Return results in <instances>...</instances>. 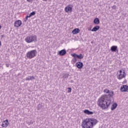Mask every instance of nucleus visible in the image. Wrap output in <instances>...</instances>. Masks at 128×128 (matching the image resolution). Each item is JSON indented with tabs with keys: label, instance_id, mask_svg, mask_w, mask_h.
<instances>
[{
	"label": "nucleus",
	"instance_id": "26",
	"mask_svg": "<svg viewBox=\"0 0 128 128\" xmlns=\"http://www.w3.org/2000/svg\"><path fill=\"white\" fill-rule=\"evenodd\" d=\"M112 8L113 10H116V5H114L112 6Z\"/></svg>",
	"mask_w": 128,
	"mask_h": 128
},
{
	"label": "nucleus",
	"instance_id": "37",
	"mask_svg": "<svg viewBox=\"0 0 128 128\" xmlns=\"http://www.w3.org/2000/svg\"><path fill=\"white\" fill-rule=\"evenodd\" d=\"M92 30L91 28H90V29H88V30Z\"/></svg>",
	"mask_w": 128,
	"mask_h": 128
},
{
	"label": "nucleus",
	"instance_id": "19",
	"mask_svg": "<svg viewBox=\"0 0 128 128\" xmlns=\"http://www.w3.org/2000/svg\"><path fill=\"white\" fill-rule=\"evenodd\" d=\"M94 22L95 24H100V19H98V18H96L94 20Z\"/></svg>",
	"mask_w": 128,
	"mask_h": 128
},
{
	"label": "nucleus",
	"instance_id": "28",
	"mask_svg": "<svg viewBox=\"0 0 128 128\" xmlns=\"http://www.w3.org/2000/svg\"><path fill=\"white\" fill-rule=\"evenodd\" d=\"M6 66L7 68H9L10 67V64H6Z\"/></svg>",
	"mask_w": 128,
	"mask_h": 128
},
{
	"label": "nucleus",
	"instance_id": "22",
	"mask_svg": "<svg viewBox=\"0 0 128 128\" xmlns=\"http://www.w3.org/2000/svg\"><path fill=\"white\" fill-rule=\"evenodd\" d=\"M110 90L108 89V88H106L105 90H104V92L105 94H108L110 92Z\"/></svg>",
	"mask_w": 128,
	"mask_h": 128
},
{
	"label": "nucleus",
	"instance_id": "21",
	"mask_svg": "<svg viewBox=\"0 0 128 128\" xmlns=\"http://www.w3.org/2000/svg\"><path fill=\"white\" fill-rule=\"evenodd\" d=\"M26 124H28V126H30V124H34V121L30 120V122H27Z\"/></svg>",
	"mask_w": 128,
	"mask_h": 128
},
{
	"label": "nucleus",
	"instance_id": "18",
	"mask_svg": "<svg viewBox=\"0 0 128 128\" xmlns=\"http://www.w3.org/2000/svg\"><path fill=\"white\" fill-rule=\"evenodd\" d=\"M116 106H118V104L116 103H114L111 107V110H116Z\"/></svg>",
	"mask_w": 128,
	"mask_h": 128
},
{
	"label": "nucleus",
	"instance_id": "24",
	"mask_svg": "<svg viewBox=\"0 0 128 128\" xmlns=\"http://www.w3.org/2000/svg\"><path fill=\"white\" fill-rule=\"evenodd\" d=\"M36 14V12H32L30 14V16H34Z\"/></svg>",
	"mask_w": 128,
	"mask_h": 128
},
{
	"label": "nucleus",
	"instance_id": "6",
	"mask_svg": "<svg viewBox=\"0 0 128 128\" xmlns=\"http://www.w3.org/2000/svg\"><path fill=\"white\" fill-rule=\"evenodd\" d=\"M72 56L74 58V60H73L74 62H76V58H79L80 60H82V58H84V56H82V54H80V55H78L76 54H72Z\"/></svg>",
	"mask_w": 128,
	"mask_h": 128
},
{
	"label": "nucleus",
	"instance_id": "34",
	"mask_svg": "<svg viewBox=\"0 0 128 128\" xmlns=\"http://www.w3.org/2000/svg\"><path fill=\"white\" fill-rule=\"evenodd\" d=\"M2 28V26H0V30Z\"/></svg>",
	"mask_w": 128,
	"mask_h": 128
},
{
	"label": "nucleus",
	"instance_id": "38",
	"mask_svg": "<svg viewBox=\"0 0 128 128\" xmlns=\"http://www.w3.org/2000/svg\"><path fill=\"white\" fill-rule=\"evenodd\" d=\"M122 84H124V82H122Z\"/></svg>",
	"mask_w": 128,
	"mask_h": 128
},
{
	"label": "nucleus",
	"instance_id": "10",
	"mask_svg": "<svg viewBox=\"0 0 128 128\" xmlns=\"http://www.w3.org/2000/svg\"><path fill=\"white\" fill-rule=\"evenodd\" d=\"M9 124L10 123L8 122V120H6L2 122V128H8V126Z\"/></svg>",
	"mask_w": 128,
	"mask_h": 128
},
{
	"label": "nucleus",
	"instance_id": "30",
	"mask_svg": "<svg viewBox=\"0 0 128 128\" xmlns=\"http://www.w3.org/2000/svg\"><path fill=\"white\" fill-rule=\"evenodd\" d=\"M27 2H32V0H26Z\"/></svg>",
	"mask_w": 128,
	"mask_h": 128
},
{
	"label": "nucleus",
	"instance_id": "36",
	"mask_svg": "<svg viewBox=\"0 0 128 128\" xmlns=\"http://www.w3.org/2000/svg\"><path fill=\"white\" fill-rule=\"evenodd\" d=\"M44 0V1H45V2H46V0Z\"/></svg>",
	"mask_w": 128,
	"mask_h": 128
},
{
	"label": "nucleus",
	"instance_id": "14",
	"mask_svg": "<svg viewBox=\"0 0 128 128\" xmlns=\"http://www.w3.org/2000/svg\"><path fill=\"white\" fill-rule=\"evenodd\" d=\"M66 54V50H62L59 52L60 56H64Z\"/></svg>",
	"mask_w": 128,
	"mask_h": 128
},
{
	"label": "nucleus",
	"instance_id": "5",
	"mask_svg": "<svg viewBox=\"0 0 128 128\" xmlns=\"http://www.w3.org/2000/svg\"><path fill=\"white\" fill-rule=\"evenodd\" d=\"M126 72H124V70L122 72V70H120L119 71V74L117 75V78L120 80H122V78H126Z\"/></svg>",
	"mask_w": 128,
	"mask_h": 128
},
{
	"label": "nucleus",
	"instance_id": "12",
	"mask_svg": "<svg viewBox=\"0 0 128 128\" xmlns=\"http://www.w3.org/2000/svg\"><path fill=\"white\" fill-rule=\"evenodd\" d=\"M110 50L112 52H118V46H113L110 48Z\"/></svg>",
	"mask_w": 128,
	"mask_h": 128
},
{
	"label": "nucleus",
	"instance_id": "17",
	"mask_svg": "<svg viewBox=\"0 0 128 128\" xmlns=\"http://www.w3.org/2000/svg\"><path fill=\"white\" fill-rule=\"evenodd\" d=\"M98 30H100V26H96L92 30V32H97Z\"/></svg>",
	"mask_w": 128,
	"mask_h": 128
},
{
	"label": "nucleus",
	"instance_id": "1",
	"mask_svg": "<svg viewBox=\"0 0 128 128\" xmlns=\"http://www.w3.org/2000/svg\"><path fill=\"white\" fill-rule=\"evenodd\" d=\"M98 106H100L103 110L108 108L110 104H112V100L108 98L106 94L102 96L98 100Z\"/></svg>",
	"mask_w": 128,
	"mask_h": 128
},
{
	"label": "nucleus",
	"instance_id": "15",
	"mask_svg": "<svg viewBox=\"0 0 128 128\" xmlns=\"http://www.w3.org/2000/svg\"><path fill=\"white\" fill-rule=\"evenodd\" d=\"M34 80V76H28L26 78V80Z\"/></svg>",
	"mask_w": 128,
	"mask_h": 128
},
{
	"label": "nucleus",
	"instance_id": "31",
	"mask_svg": "<svg viewBox=\"0 0 128 128\" xmlns=\"http://www.w3.org/2000/svg\"><path fill=\"white\" fill-rule=\"evenodd\" d=\"M4 35H2V36H1V38H4Z\"/></svg>",
	"mask_w": 128,
	"mask_h": 128
},
{
	"label": "nucleus",
	"instance_id": "27",
	"mask_svg": "<svg viewBox=\"0 0 128 128\" xmlns=\"http://www.w3.org/2000/svg\"><path fill=\"white\" fill-rule=\"evenodd\" d=\"M40 105H38V110H40Z\"/></svg>",
	"mask_w": 128,
	"mask_h": 128
},
{
	"label": "nucleus",
	"instance_id": "11",
	"mask_svg": "<svg viewBox=\"0 0 128 128\" xmlns=\"http://www.w3.org/2000/svg\"><path fill=\"white\" fill-rule=\"evenodd\" d=\"M14 26L16 28H20L22 26V20H18L14 22Z\"/></svg>",
	"mask_w": 128,
	"mask_h": 128
},
{
	"label": "nucleus",
	"instance_id": "25",
	"mask_svg": "<svg viewBox=\"0 0 128 128\" xmlns=\"http://www.w3.org/2000/svg\"><path fill=\"white\" fill-rule=\"evenodd\" d=\"M68 92H72V88H68Z\"/></svg>",
	"mask_w": 128,
	"mask_h": 128
},
{
	"label": "nucleus",
	"instance_id": "13",
	"mask_svg": "<svg viewBox=\"0 0 128 128\" xmlns=\"http://www.w3.org/2000/svg\"><path fill=\"white\" fill-rule=\"evenodd\" d=\"M84 114H88V116L94 114V112L90 111L88 110H84Z\"/></svg>",
	"mask_w": 128,
	"mask_h": 128
},
{
	"label": "nucleus",
	"instance_id": "35",
	"mask_svg": "<svg viewBox=\"0 0 128 128\" xmlns=\"http://www.w3.org/2000/svg\"><path fill=\"white\" fill-rule=\"evenodd\" d=\"M71 82H74V80H71Z\"/></svg>",
	"mask_w": 128,
	"mask_h": 128
},
{
	"label": "nucleus",
	"instance_id": "9",
	"mask_svg": "<svg viewBox=\"0 0 128 128\" xmlns=\"http://www.w3.org/2000/svg\"><path fill=\"white\" fill-rule=\"evenodd\" d=\"M76 66L78 68L82 70V66H84V64L82 62H78L76 64Z\"/></svg>",
	"mask_w": 128,
	"mask_h": 128
},
{
	"label": "nucleus",
	"instance_id": "8",
	"mask_svg": "<svg viewBox=\"0 0 128 128\" xmlns=\"http://www.w3.org/2000/svg\"><path fill=\"white\" fill-rule=\"evenodd\" d=\"M64 10L66 12L70 14L72 12V7H71L70 6H67L65 8Z\"/></svg>",
	"mask_w": 128,
	"mask_h": 128
},
{
	"label": "nucleus",
	"instance_id": "16",
	"mask_svg": "<svg viewBox=\"0 0 128 128\" xmlns=\"http://www.w3.org/2000/svg\"><path fill=\"white\" fill-rule=\"evenodd\" d=\"M80 30L79 28H75L72 31L73 34H78Z\"/></svg>",
	"mask_w": 128,
	"mask_h": 128
},
{
	"label": "nucleus",
	"instance_id": "2",
	"mask_svg": "<svg viewBox=\"0 0 128 128\" xmlns=\"http://www.w3.org/2000/svg\"><path fill=\"white\" fill-rule=\"evenodd\" d=\"M98 124V120L93 118H87L82 121V128H94V126Z\"/></svg>",
	"mask_w": 128,
	"mask_h": 128
},
{
	"label": "nucleus",
	"instance_id": "3",
	"mask_svg": "<svg viewBox=\"0 0 128 128\" xmlns=\"http://www.w3.org/2000/svg\"><path fill=\"white\" fill-rule=\"evenodd\" d=\"M38 40V37L36 35H31L30 36H28L25 38V42H27V44H31L32 42H36V40Z\"/></svg>",
	"mask_w": 128,
	"mask_h": 128
},
{
	"label": "nucleus",
	"instance_id": "4",
	"mask_svg": "<svg viewBox=\"0 0 128 128\" xmlns=\"http://www.w3.org/2000/svg\"><path fill=\"white\" fill-rule=\"evenodd\" d=\"M36 50H32L31 51L28 52L26 55L28 58L30 60H32V58H34L36 56Z\"/></svg>",
	"mask_w": 128,
	"mask_h": 128
},
{
	"label": "nucleus",
	"instance_id": "23",
	"mask_svg": "<svg viewBox=\"0 0 128 128\" xmlns=\"http://www.w3.org/2000/svg\"><path fill=\"white\" fill-rule=\"evenodd\" d=\"M70 76V74H65L64 76V78H68V76Z\"/></svg>",
	"mask_w": 128,
	"mask_h": 128
},
{
	"label": "nucleus",
	"instance_id": "7",
	"mask_svg": "<svg viewBox=\"0 0 128 128\" xmlns=\"http://www.w3.org/2000/svg\"><path fill=\"white\" fill-rule=\"evenodd\" d=\"M120 90L122 92H126L128 90V86L126 85H123L120 88Z\"/></svg>",
	"mask_w": 128,
	"mask_h": 128
},
{
	"label": "nucleus",
	"instance_id": "29",
	"mask_svg": "<svg viewBox=\"0 0 128 128\" xmlns=\"http://www.w3.org/2000/svg\"><path fill=\"white\" fill-rule=\"evenodd\" d=\"M28 18L27 16L26 17L24 22H26V20H28Z\"/></svg>",
	"mask_w": 128,
	"mask_h": 128
},
{
	"label": "nucleus",
	"instance_id": "33",
	"mask_svg": "<svg viewBox=\"0 0 128 128\" xmlns=\"http://www.w3.org/2000/svg\"><path fill=\"white\" fill-rule=\"evenodd\" d=\"M2 46V42L0 41V46Z\"/></svg>",
	"mask_w": 128,
	"mask_h": 128
},
{
	"label": "nucleus",
	"instance_id": "20",
	"mask_svg": "<svg viewBox=\"0 0 128 128\" xmlns=\"http://www.w3.org/2000/svg\"><path fill=\"white\" fill-rule=\"evenodd\" d=\"M108 94V96L110 98H112V96H114V91H112V90L109 91V92Z\"/></svg>",
	"mask_w": 128,
	"mask_h": 128
},
{
	"label": "nucleus",
	"instance_id": "32",
	"mask_svg": "<svg viewBox=\"0 0 128 128\" xmlns=\"http://www.w3.org/2000/svg\"><path fill=\"white\" fill-rule=\"evenodd\" d=\"M26 17L28 18H30L31 16H30V14H29V16H27Z\"/></svg>",
	"mask_w": 128,
	"mask_h": 128
}]
</instances>
